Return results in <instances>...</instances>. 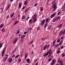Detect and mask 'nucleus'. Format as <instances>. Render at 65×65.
Instances as JSON below:
<instances>
[{
	"label": "nucleus",
	"mask_w": 65,
	"mask_h": 65,
	"mask_svg": "<svg viewBox=\"0 0 65 65\" xmlns=\"http://www.w3.org/2000/svg\"><path fill=\"white\" fill-rule=\"evenodd\" d=\"M3 55H4V53H2V56H3Z\"/></svg>",
	"instance_id": "680f3d73"
},
{
	"label": "nucleus",
	"mask_w": 65,
	"mask_h": 65,
	"mask_svg": "<svg viewBox=\"0 0 65 65\" xmlns=\"http://www.w3.org/2000/svg\"><path fill=\"white\" fill-rule=\"evenodd\" d=\"M2 32H5V29H4V28H3V29L2 30Z\"/></svg>",
	"instance_id": "cd10ccee"
},
{
	"label": "nucleus",
	"mask_w": 65,
	"mask_h": 65,
	"mask_svg": "<svg viewBox=\"0 0 65 65\" xmlns=\"http://www.w3.org/2000/svg\"><path fill=\"white\" fill-rule=\"evenodd\" d=\"M32 30V28H29L28 29V30H27V31H29V30Z\"/></svg>",
	"instance_id": "a19ab883"
},
{
	"label": "nucleus",
	"mask_w": 65,
	"mask_h": 65,
	"mask_svg": "<svg viewBox=\"0 0 65 65\" xmlns=\"http://www.w3.org/2000/svg\"><path fill=\"white\" fill-rule=\"evenodd\" d=\"M18 22H19V21H16V22L14 23V25H15V24H17V23H18Z\"/></svg>",
	"instance_id": "79ce46f5"
},
{
	"label": "nucleus",
	"mask_w": 65,
	"mask_h": 65,
	"mask_svg": "<svg viewBox=\"0 0 65 65\" xmlns=\"http://www.w3.org/2000/svg\"><path fill=\"white\" fill-rule=\"evenodd\" d=\"M29 10V8L27 9L26 10V11H28V10Z\"/></svg>",
	"instance_id": "052dcab7"
},
{
	"label": "nucleus",
	"mask_w": 65,
	"mask_h": 65,
	"mask_svg": "<svg viewBox=\"0 0 65 65\" xmlns=\"http://www.w3.org/2000/svg\"><path fill=\"white\" fill-rule=\"evenodd\" d=\"M37 5H38V4L37 3H36L34 5V6H36Z\"/></svg>",
	"instance_id": "09e8293b"
},
{
	"label": "nucleus",
	"mask_w": 65,
	"mask_h": 65,
	"mask_svg": "<svg viewBox=\"0 0 65 65\" xmlns=\"http://www.w3.org/2000/svg\"><path fill=\"white\" fill-rule=\"evenodd\" d=\"M55 45V44H53L52 45V46H54Z\"/></svg>",
	"instance_id": "338daca9"
},
{
	"label": "nucleus",
	"mask_w": 65,
	"mask_h": 65,
	"mask_svg": "<svg viewBox=\"0 0 65 65\" xmlns=\"http://www.w3.org/2000/svg\"><path fill=\"white\" fill-rule=\"evenodd\" d=\"M62 33H63V35H64V34H65V29H64V31L63 30H62Z\"/></svg>",
	"instance_id": "412c9836"
},
{
	"label": "nucleus",
	"mask_w": 65,
	"mask_h": 65,
	"mask_svg": "<svg viewBox=\"0 0 65 65\" xmlns=\"http://www.w3.org/2000/svg\"><path fill=\"white\" fill-rule=\"evenodd\" d=\"M2 46V44L0 43V48Z\"/></svg>",
	"instance_id": "4c0bfd02"
},
{
	"label": "nucleus",
	"mask_w": 65,
	"mask_h": 65,
	"mask_svg": "<svg viewBox=\"0 0 65 65\" xmlns=\"http://www.w3.org/2000/svg\"><path fill=\"white\" fill-rule=\"evenodd\" d=\"M47 24L46 23L45 24V25H44V28H46V26H47Z\"/></svg>",
	"instance_id": "c85d7f7f"
},
{
	"label": "nucleus",
	"mask_w": 65,
	"mask_h": 65,
	"mask_svg": "<svg viewBox=\"0 0 65 65\" xmlns=\"http://www.w3.org/2000/svg\"><path fill=\"white\" fill-rule=\"evenodd\" d=\"M26 61L28 63H30V59L28 58V59H27L26 60Z\"/></svg>",
	"instance_id": "ddd939ff"
},
{
	"label": "nucleus",
	"mask_w": 65,
	"mask_h": 65,
	"mask_svg": "<svg viewBox=\"0 0 65 65\" xmlns=\"http://www.w3.org/2000/svg\"><path fill=\"white\" fill-rule=\"evenodd\" d=\"M47 45H46L44 47V50H45L46 48V47H47Z\"/></svg>",
	"instance_id": "b1692460"
},
{
	"label": "nucleus",
	"mask_w": 65,
	"mask_h": 65,
	"mask_svg": "<svg viewBox=\"0 0 65 65\" xmlns=\"http://www.w3.org/2000/svg\"><path fill=\"white\" fill-rule=\"evenodd\" d=\"M62 26V24H60L58 26V28H61Z\"/></svg>",
	"instance_id": "9d476101"
},
{
	"label": "nucleus",
	"mask_w": 65,
	"mask_h": 65,
	"mask_svg": "<svg viewBox=\"0 0 65 65\" xmlns=\"http://www.w3.org/2000/svg\"><path fill=\"white\" fill-rule=\"evenodd\" d=\"M53 8L54 9L53 10V11H55V10H56V9H57V8Z\"/></svg>",
	"instance_id": "bb28decb"
},
{
	"label": "nucleus",
	"mask_w": 65,
	"mask_h": 65,
	"mask_svg": "<svg viewBox=\"0 0 65 65\" xmlns=\"http://www.w3.org/2000/svg\"><path fill=\"white\" fill-rule=\"evenodd\" d=\"M32 22V19L30 20L29 21V23H31Z\"/></svg>",
	"instance_id": "2f4dec72"
},
{
	"label": "nucleus",
	"mask_w": 65,
	"mask_h": 65,
	"mask_svg": "<svg viewBox=\"0 0 65 65\" xmlns=\"http://www.w3.org/2000/svg\"><path fill=\"white\" fill-rule=\"evenodd\" d=\"M27 32L26 31H25L24 32V34H27Z\"/></svg>",
	"instance_id": "4d7b16f0"
},
{
	"label": "nucleus",
	"mask_w": 65,
	"mask_h": 65,
	"mask_svg": "<svg viewBox=\"0 0 65 65\" xmlns=\"http://www.w3.org/2000/svg\"><path fill=\"white\" fill-rule=\"evenodd\" d=\"M59 17H56V18H55L53 20V22H56V21H57L59 20Z\"/></svg>",
	"instance_id": "f257e3e1"
},
{
	"label": "nucleus",
	"mask_w": 65,
	"mask_h": 65,
	"mask_svg": "<svg viewBox=\"0 0 65 65\" xmlns=\"http://www.w3.org/2000/svg\"><path fill=\"white\" fill-rule=\"evenodd\" d=\"M20 14H18V17L19 18H20Z\"/></svg>",
	"instance_id": "603ef678"
},
{
	"label": "nucleus",
	"mask_w": 65,
	"mask_h": 65,
	"mask_svg": "<svg viewBox=\"0 0 65 65\" xmlns=\"http://www.w3.org/2000/svg\"><path fill=\"white\" fill-rule=\"evenodd\" d=\"M57 46H58V45H56L55 46V47H57Z\"/></svg>",
	"instance_id": "0e129e2a"
},
{
	"label": "nucleus",
	"mask_w": 65,
	"mask_h": 65,
	"mask_svg": "<svg viewBox=\"0 0 65 65\" xmlns=\"http://www.w3.org/2000/svg\"><path fill=\"white\" fill-rule=\"evenodd\" d=\"M48 53L49 54H50V55H52V51H51V49H50L49 50Z\"/></svg>",
	"instance_id": "0eeeda50"
},
{
	"label": "nucleus",
	"mask_w": 65,
	"mask_h": 65,
	"mask_svg": "<svg viewBox=\"0 0 65 65\" xmlns=\"http://www.w3.org/2000/svg\"><path fill=\"white\" fill-rule=\"evenodd\" d=\"M19 56H20V55H19L17 56H16L15 57V58H18V57H19Z\"/></svg>",
	"instance_id": "72a5a7b5"
},
{
	"label": "nucleus",
	"mask_w": 65,
	"mask_h": 65,
	"mask_svg": "<svg viewBox=\"0 0 65 65\" xmlns=\"http://www.w3.org/2000/svg\"><path fill=\"white\" fill-rule=\"evenodd\" d=\"M28 3V2H27V1H25L24 3V4L25 5H27V4Z\"/></svg>",
	"instance_id": "dca6fc26"
},
{
	"label": "nucleus",
	"mask_w": 65,
	"mask_h": 65,
	"mask_svg": "<svg viewBox=\"0 0 65 65\" xmlns=\"http://www.w3.org/2000/svg\"><path fill=\"white\" fill-rule=\"evenodd\" d=\"M63 47H64V46H62L60 47V48L61 49H62V48H63Z\"/></svg>",
	"instance_id": "37998d69"
},
{
	"label": "nucleus",
	"mask_w": 65,
	"mask_h": 65,
	"mask_svg": "<svg viewBox=\"0 0 65 65\" xmlns=\"http://www.w3.org/2000/svg\"><path fill=\"white\" fill-rule=\"evenodd\" d=\"M60 50H59V51H58L57 52V54H59V53H60Z\"/></svg>",
	"instance_id": "58836bf2"
},
{
	"label": "nucleus",
	"mask_w": 65,
	"mask_h": 65,
	"mask_svg": "<svg viewBox=\"0 0 65 65\" xmlns=\"http://www.w3.org/2000/svg\"><path fill=\"white\" fill-rule=\"evenodd\" d=\"M17 34H19V30H18V31L17 32Z\"/></svg>",
	"instance_id": "774afa93"
},
{
	"label": "nucleus",
	"mask_w": 65,
	"mask_h": 65,
	"mask_svg": "<svg viewBox=\"0 0 65 65\" xmlns=\"http://www.w3.org/2000/svg\"><path fill=\"white\" fill-rule=\"evenodd\" d=\"M49 54V53H48V52H46V54L45 53V55H46V56H47V55H48Z\"/></svg>",
	"instance_id": "393cba45"
},
{
	"label": "nucleus",
	"mask_w": 65,
	"mask_h": 65,
	"mask_svg": "<svg viewBox=\"0 0 65 65\" xmlns=\"http://www.w3.org/2000/svg\"><path fill=\"white\" fill-rule=\"evenodd\" d=\"M61 44H62V41H60V42L59 43V45H61Z\"/></svg>",
	"instance_id": "ea45409f"
},
{
	"label": "nucleus",
	"mask_w": 65,
	"mask_h": 65,
	"mask_svg": "<svg viewBox=\"0 0 65 65\" xmlns=\"http://www.w3.org/2000/svg\"><path fill=\"white\" fill-rule=\"evenodd\" d=\"M15 40H14V41L13 42V44H14L17 41V38H15Z\"/></svg>",
	"instance_id": "1a4fd4ad"
},
{
	"label": "nucleus",
	"mask_w": 65,
	"mask_h": 65,
	"mask_svg": "<svg viewBox=\"0 0 65 65\" xmlns=\"http://www.w3.org/2000/svg\"><path fill=\"white\" fill-rule=\"evenodd\" d=\"M3 27V25L2 24H1V25L0 26V27L1 28H2Z\"/></svg>",
	"instance_id": "473e14b6"
},
{
	"label": "nucleus",
	"mask_w": 65,
	"mask_h": 65,
	"mask_svg": "<svg viewBox=\"0 0 65 65\" xmlns=\"http://www.w3.org/2000/svg\"><path fill=\"white\" fill-rule=\"evenodd\" d=\"M56 15V14L54 13H53L52 15H51L50 16V18H54L55 16Z\"/></svg>",
	"instance_id": "423d86ee"
},
{
	"label": "nucleus",
	"mask_w": 65,
	"mask_h": 65,
	"mask_svg": "<svg viewBox=\"0 0 65 65\" xmlns=\"http://www.w3.org/2000/svg\"><path fill=\"white\" fill-rule=\"evenodd\" d=\"M45 20H43V21L41 22V26L43 25V24H44V22H45Z\"/></svg>",
	"instance_id": "39448f33"
},
{
	"label": "nucleus",
	"mask_w": 65,
	"mask_h": 65,
	"mask_svg": "<svg viewBox=\"0 0 65 65\" xmlns=\"http://www.w3.org/2000/svg\"><path fill=\"white\" fill-rule=\"evenodd\" d=\"M40 10L41 12H42L43 11V7H41L40 8Z\"/></svg>",
	"instance_id": "4468645a"
},
{
	"label": "nucleus",
	"mask_w": 65,
	"mask_h": 65,
	"mask_svg": "<svg viewBox=\"0 0 65 65\" xmlns=\"http://www.w3.org/2000/svg\"><path fill=\"white\" fill-rule=\"evenodd\" d=\"M27 56H28V54H27V53L25 54V59H26V58L27 57Z\"/></svg>",
	"instance_id": "f3484780"
},
{
	"label": "nucleus",
	"mask_w": 65,
	"mask_h": 65,
	"mask_svg": "<svg viewBox=\"0 0 65 65\" xmlns=\"http://www.w3.org/2000/svg\"><path fill=\"white\" fill-rule=\"evenodd\" d=\"M15 57V55L14 54V55H13L12 56V57Z\"/></svg>",
	"instance_id": "69168bd1"
},
{
	"label": "nucleus",
	"mask_w": 65,
	"mask_h": 65,
	"mask_svg": "<svg viewBox=\"0 0 65 65\" xmlns=\"http://www.w3.org/2000/svg\"><path fill=\"white\" fill-rule=\"evenodd\" d=\"M50 27H48V28H47V29H48V30H50Z\"/></svg>",
	"instance_id": "e2e57ef3"
},
{
	"label": "nucleus",
	"mask_w": 65,
	"mask_h": 65,
	"mask_svg": "<svg viewBox=\"0 0 65 65\" xmlns=\"http://www.w3.org/2000/svg\"><path fill=\"white\" fill-rule=\"evenodd\" d=\"M21 6L22 4H21V3H19V8H20L21 7Z\"/></svg>",
	"instance_id": "6ab92c4d"
},
{
	"label": "nucleus",
	"mask_w": 65,
	"mask_h": 65,
	"mask_svg": "<svg viewBox=\"0 0 65 65\" xmlns=\"http://www.w3.org/2000/svg\"><path fill=\"white\" fill-rule=\"evenodd\" d=\"M8 61L9 62H11L12 61V58H10L9 60Z\"/></svg>",
	"instance_id": "2eb2a0df"
},
{
	"label": "nucleus",
	"mask_w": 65,
	"mask_h": 65,
	"mask_svg": "<svg viewBox=\"0 0 65 65\" xmlns=\"http://www.w3.org/2000/svg\"><path fill=\"white\" fill-rule=\"evenodd\" d=\"M62 57H64L65 56V54L64 53H62L61 55Z\"/></svg>",
	"instance_id": "4be33fe9"
},
{
	"label": "nucleus",
	"mask_w": 65,
	"mask_h": 65,
	"mask_svg": "<svg viewBox=\"0 0 65 65\" xmlns=\"http://www.w3.org/2000/svg\"><path fill=\"white\" fill-rule=\"evenodd\" d=\"M18 61L19 62H21V58H19L18 59Z\"/></svg>",
	"instance_id": "c03bdc74"
},
{
	"label": "nucleus",
	"mask_w": 65,
	"mask_h": 65,
	"mask_svg": "<svg viewBox=\"0 0 65 65\" xmlns=\"http://www.w3.org/2000/svg\"><path fill=\"white\" fill-rule=\"evenodd\" d=\"M37 18V14H34L33 16H32V19H36Z\"/></svg>",
	"instance_id": "7ed1b4c3"
},
{
	"label": "nucleus",
	"mask_w": 65,
	"mask_h": 65,
	"mask_svg": "<svg viewBox=\"0 0 65 65\" xmlns=\"http://www.w3.org/2000/svg\"><path fill=\"white\" fill-rule=\"evenodd\" d=\"M60 41V39H58L57 41V42H59Z\"/></svg>",
	"instance_id": "c756f323"
},
{
	"label": "nucleus",
	"mask_w": 65,
	"mask_h": 65,
	"mask_svg": "<svg viewBox=\"0 0 65 65\" xmlns=\"http://www.w3.org/2000/svg\"><path fill=\"white\" fill-rule=\"evenodd\" d=\"M60 13H61V12H59L58 13H57V15H59V14H60Z\"/></svg>",
	"instance_id": "864d4df0"
},
{
	"label": "nucleus",
	"mask_w": 65,
	"mask_h": 65,
	"mask_svg": "<svg viewBox=\"0 0 65 65\" xmlns=\"http://www.w3.org/2000/svg\"><path fill=\"white\" fill-rule=\"evenodd\" d=\"M56 4L55 3H54L53 6V8H56Z\"/></svg>",
	"instance_id": "6e6552de"
},
{
	"label": "nucleus",
	"mask_w": 65,
	"mask_h": 65,
	"mask_svg": "<svg viewBox=\"0 0 65 65\" xmlns=\"http://www.w3.org/2000/svg\"><path fill=\"white\" fill-rule=\"evenodd\" d=\"M29 18H30V17H27L26 19V21H27V20H28V19H29Z\"/></svg>",
	"instance_id": "6e6d98bb"
},
{
	"label": "nucleus",
	"mask_w": 65,
	"mask_h": 65,
	"mask_svg": "<svg viewBox=\"0 0 65 65\" xmlns=\"http://www.w3.org/2000/svg\"><path fill=\"white\" fill-rule=\"evenodd\" d=\"M33 40H32L31 41L30 43H30L31 44H32V43H33Z\"/></svg>",
	"instance_id": "de8ad7c7"
},
{
	"label": "nucleus",
	"mask_w": 65,
	"mask_h": 65,
	"mask_svg": "<svg viewBox=\"0 0 65 65\" xmlns=\"http://www.w3.org/2000/svg\"><path fill=\"white\" fill-rule=\"evenodd\" d=\"M25 36H26L24 35H22L21 36V39H23V38H24Z\"/></svg>",
	"instance_id": "f8f14e48"
},
{
	"label": "nucleus",
	"mask_w": 65,
	"mask_h": 65,
	"mask_svg": "<svg viewBox=\"0 0 65 65\" xmlns=\"http://www.w3.org/2000/svg\"><path fill=\"white\" fill-rule=\"evenodd\" d=\"M23 39H21V42H23L24 41V40Z\"/></svg>",
	"instance_id": "8fccbe9b"
},
{
	"label": "nucleus",
	"mask_w": 65,
	"mask_h": 65,
	"mask_svg": "<svg viewBox=\"0 0 65 65\" xmlns=\"http://www.w3.org/2000/svg\"><path fill=\"white\" fill-rule=\"evenodd\" d=\"M56 40H55L53 42V44H55V42H56Z\"/></svg>",
	"instance_id": "a18cd8bd"
},
{
	"label": "nucleus",
	"mask_w": 65,
	"mask_h": 65,
	"mask_svg": "<svg viewBox=\"0 0 65 65\" xmlns=\"http://www.w3.org/2000/svg\"><path fill=\"white\" fill-rule=\"evenodd\" d=\"M52 60V58H49L48 59V61H51Z\"/></svg>",
	"instance_id": "c9c22d12"
},
{
	"label": "nucleus",
	"mask_w": 65,
	"mask_h": 65,
	"mask_svg": "<svg viewBox=\"0 0 65 65\" xmlns=\"http://www.w3.org/2000/svg\"><path fill=\"white\" fill-rule=\"evenodd\" d=\"M12 14H12V15H10L11 18H12V17L13 16V15H14V13H12Z\"/></svg>",
	"instance_id": "aec40b11"
},
{
	"label": "nucleus",
	"mask_w": 65,
	"mask_h": 65,
	"mask_svg": "<svg viewBox=\"0 0 65 65\" xmlns=\"http://www.w3.org/2000/svg\"><path fill=\"white\" fill-rule=\"evenodd\" d=\"M62 10H63V11H65V7H63V8H62Z\"/></svg>",
	"instance_id": "e433bc0d"
},
{
	"label": "nucleus",
	"mask_w": 65,
	"mask_h": 65,
	"mask_svg": "<svg viewBox=\"0 0 65 65\" xmlns=\"http://www.w3.org/2000/svg\"><path fill=\"white\" fill-rule=\"evenodd\" d=\"M9 7H10V5L9 4L8 6H7V7H9Z\"/></svg>",
	"instance_id": "5fc2aeb1"
},
{
	"label": "nucleus",
	"mask_w": 65,
	"mask_h": 65,
	"mask_svg": "<svg viewBox=\"0 0 65 65\" xmlns=\"http://www.w3.org/2000/svg\"><path fill=\"white\" fill-rule=\"evenodd\" d=\"M59 59H58V61H59L60 63V65H64V63H63V61H61V60H59Z\"/></svg>",
	"instance_id": "f03ea898"
},
{
	"label": "nucleus",
	"mask_w": 65,
	"mask_h": 65,
	"mask_svg": "<svg viewBox=\"0 0 65 65\" xmlns=\"http://www.w3.org/2000/svg\"><path fill=\"white\" fill-rule=\"evenodd\" d=\"M5 51V50H3L2 52V53H4Z\"/></svg>",
	"instance_id": "3c124183"
},
{
	"label": "nucleus",
	"mask_w": 65,
	"mask_h": 65,
	"mask_svg": "<svg viewBox=\"0 0 65 65\" xmlns=\"http://www.w3.org/2000/svg\"><path fill=\"white\" fill-rule=\"evenodd\" d=\"M25 18V15H24L22 17V19H24Z\"/></svg>",
	"instance_id": "7c9ffc66"
},
{
	"label": "nucleus",
	"mask_w": 65,
	"mask_h": 65,
	"mask_svg": "<svg viewBox=\"0 0 65 65\" xmlns=\"http://www.w3.org/2000/svg\"><path fill=\"white\" fill-rule=\"evenodd\" d=\"M34 20L33 21V22H35L36 21H37V19L36 18H35L34 19Z\"/></svg>",
	"instance_id": "a878e982"
},
{
	"label": "nucleus",
	"mask_w": 65,
	"mask_h": 65,
	"mask_svg": "<svg viewBox=\"0 0 65 65\" xmlns=\"http://www.w3.org/2000/svg\"><path fill=\"white\" fill-rule=\"evenodd\" d=\"M41 39H42V41H44V40H45V38H42Z\"/></svg>",
	"instance_id": "f704fd0d"
},
{
	"label": "nucleus",
	"mask_w": 65,
	"mask_h": 65,
	"mask_svg": "<svg viewBox=\"0 0 65 65\" xmlns=\"http://www.w3.org/2000/svg\"><path fill=\"white\" fill-rule=\"evenodd\" d=\"M39 29H40V28L39 27H38L37 29V30H38V31L39 30Z\"/></svg>",
	"instance_id": "49530a36"
},
{
	"label": "nucleus",
	"mask_w": 65,
	"mask_h": 65,
	"mask_svg": "<svg viewBox=\"0 0 65 65\" xmlns=\"http://www.w3.org/2000/svg\"><path fill=\"white\" fill-rule=\"evenodd\" d=\"M48 20H49V18H47L46 19L45 21L46 23H47L48 22Z\"/></svg>",
	"instance_id": "a211bd4d"
},
{
	"label": "nucleus",
	"mask_w": 65,
	"mask_h": 65,
	"mask_svg": "<svg viewBox=\"0 0 65 65\" xmlns=\"http://www.w3.org/2000/svg\"><path fill=\"white\" fill-rule=\"evenodd\" d=\"M25 9V6H24L22 8V10H24Z\"/></svg>",
	"instance_id": "bf43d9fd"
},
{
	"label": "nucleus",
	"mask_w": 65,
	"mask_h": 65,
	"mask_svg": "<svg viewBox=\"0 0 65 65\" xmlns=\"http://www.w3.org/2000/svg\"><path fill=\"white\" fill-rule=\"evenodd\" d=\"M62 32H63V31H62L60 32V33L59 34V36H60L61 35H62V34H63Z\"/></svg>",
	"instance_id": "9b49d317"
},
{
	"label": "nucleus",
	"mask_w": 65,
	"mask_h": 65,
	"mask_svg": "<svg viewBox=\"0 0 65 65\" xmlns=\"http://www.w3.org/2000/svg\"><path fill=\"white\" fill-rule=\"evenodd\" d=\"M7 57H6L5 58V59L4 60V62H5L6 61V60H7Z\"/></svg>",
	"instance_id": "5701e85b"
},
{
	"label": "nucleus",
	"mask_w": 65,
	"mask_h": 65,
	"mask_svg": "<svg viewBox=\"0 0 65 65\" xmlns=\"http://www.w3.org/2000/svg\"><path fill=\"white\" fill-rule=\"evenodd\" d=\"M9 8L8 7H7L6 9V11H7V10H8V9H9Z\"/></svg>",
	"instance_id": "13d9d810"
},
{
	"label": "nucleus",
	"mask_w": 65,
	"mask_h": 65,
	"mask_svg": "<svg viewBox=\"0 0 65 65\" xmlns=\"http://www.w3.org/2000/svg\"><path fill=\"white\" fill-rule=\"evenodd\" d=\"M55 63V59H53L50 65H53Z\"/></svg>",
	"instance_id": "20e7f679"
}]
</instances>
